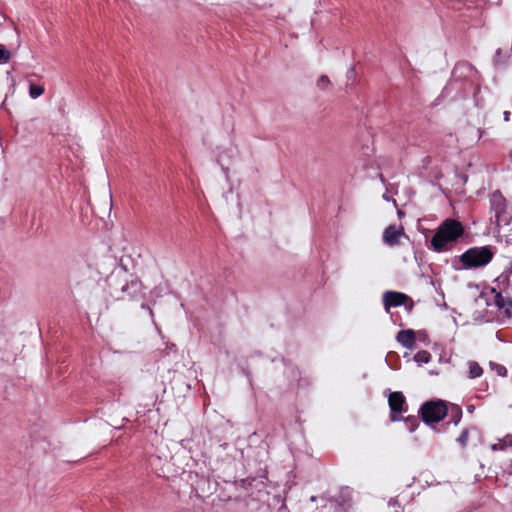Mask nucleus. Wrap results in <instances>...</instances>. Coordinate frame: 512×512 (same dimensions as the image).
<instances>
[{
    "mask_svg": "<svg viewBox=\"0 0 512 512\" xmlns=\"http://www.w3.org/2000/svg\"><path fill=\"white\" fill-rule=\"evenodd\" d=\"M490 210L499 226H512V215L508 211V204L499 190L494 191L490 196Z\"/></svg>",
    "mask_w": 512,
    "mask_h": 512,
    "instance_id": "obj_6",
    "label": "nucleus"
},
{
    "mask_svg": "<svg viewBox=\"0 0 512 512\" xmlns=\"http://www.w3.org/2000/svg\"><path fill=\"white\" fill-rule=\"evenodd\" d=\"M419 340L420 342H423V343H428L429 342V336H428V333L426 330H418L416 332V340Z\"/></svg>",
    "mask_w": 512,
    "mask_h": 512,
    "instance_id": "obj_25",
    "label": "nucleus"
},
{
    "mask_svg": "<svg viewBox=\"0 0 512 512\" xmlns=\"http://www.w3.org/2000/svg\"><path fill=\"white\" fill-rule=\"evenodd\" d=\"M498 443H489V448H512V434L497 438Z\"/></svg>",
    "mask_w": 512,
    "mask_h": 512,
    "instance_id": "obj_18",
    "label": "nucleus"
},
{
    "mask_svg": "<svg viewBox=\"0 0 512 512\" xmlns=\"http://www.w3.org/2000/svg\"><path fill=\"white\" fill-rule=\"evenodd\" d=\"M122 299L140 300L144 298L142 282L138 278H133L131 281L126 282L122 287Z\"/></svg>",
    "mask_w": 512,
    "mask_h": 512,
    "instance_id": "obj_10",
    "label": "nucleus"
},
{
    "mask_svg": "<svg viewBox=\"0 0 512 512\" xmlns=\"http://www.w3.org/2000/svg\"><path fill=\"white\" fill-rule=\"evenodd\" d=\"M510 115L511 113L509 111H504L503 117L505 122H508L510 120Z\"/></svg>",
    "mask_w": 512,
    "mask_h": 512,
    "instance_id": "obj_28",
    "label": "nucleus"
},
{
    "mask_svg": "<svg viewBox=\"0 0 512 512\" xmlns=\"http://www.w3.org/2000/svg\"><path fill=\"white\" fill-rule=\"evenodd\" d=\"M349 72H351V73H352V72H354V67H352V68L349 70Z\"/></svg>",
    "mask_w": 512,
    "mask_h": 512,
    "instance_id": "obj_36",
    "label": "nucleus"
},
{
    "mask_svg": "<svg viewBox=\"0 0 512 512\" xmlns=\"http://www.w3.org/2000/svg\"><path fill=\"white\" fill-rule=\"evenodd\" d=\"M383 199H384L385 201H392V202H393V204L396 206V200H395V199H393V198H391V197H389L387 194H384V195H383Z\"/></svg>",
    "mask_w": 512,
    "mask_h": 512,
    "instance_id": "obj_29",
    "label": "nucleus"
},
{
    "mask_svg": "<svg viewBox=\"0 0 512 512\" xmlns=\"http://www.w3.org/2000/svg\"><path fill=\"white\" fill-rule=\"evenodd\" d=\"M10 58V51L3 44H0V64L8 62Z\"/></svg>",
    "mask_w": 512,
    "mask_h": 512,
    "instance_id": "obj_23",
    "label": "nucleus"
},
{
    "mask_svg": "<svg viewBox=\"0 0 512 512\" xmlns=\"http://www.w3.org/2000/svg\"><path fill=\"white\" fill-rule=\"evenodd\" d=\"M414 301L410 298L409 301L406 302V304H402V306H405V309L408 311V312H411L414 308Z\"/></svg>",
    "mask_w": 512,
    "mask_h": 512,
    "instance_id": "obj_26",
    "label": "nucleus"
},
{
    "mask_svg": "<svg viewBox=\"0 0 512 512\" xmlns=\"http://www.w3.org/2000/svg\"><path fill=\"white\" fill-rule=\"evenodd\" d=\"M330 84V80L327 75H321L317 80V87L325 89Z\"/></svg>",
    "mask_w": 512,
    "mask_h": 512,
    "instance_id": "obj_24",
    "label": "nucleus"
},
{
    "mask_svg": "<svg viewBox=\"0 0 512 512\" xmlns=\"http://www.w3.org/2000/svg\"><path fill=\"white\" fill-rule=\"evenodd\" d=\"M169 466H170V463H166L163 468H162V472L163 474L165 475L166 472L169 471Z\"/></svg>",
    "mask_w": 512,
    "mask_h": 512,
    "instance_id": "obj_31",
    "label": "nucleus"
},
{
    "mask_svg": "<svg viewBox=\"0 0 512 512\" xmlns=\"http://www.w3.org/2000/svg\"><path fill=\"white\" fill-rule=\"evenodd\" d=\"M141 308L148 310L150 315H153L152 309L149 307V305L142 303Z\"/></svg>",
    "mask_w": 512,
    "mask_h": 512,
    "instance_id": "obj_30",
    "label": "nucleus"
},
{
    "mask_svg": "<svg viewBox=\"0 0 512 512\" xmlns=\"http://www.w3.org/2000/svg\"><path fill=\"white\" fill-rule=\"evenodd\" d=\"M431 233V230H426L424 233L427 247L434 252L442 253L451 250L458 243L459 239L465 234V227L457 219L446 218L434 230L429 240Z\"/></svg>",
    "mask_w": 512,
    "mask_h": 512,
    "instance_id": "obj_1",
    "label": "nucleus"
},
{
    "mask_svg": "<svg viewBox=\"0 0 512 512\" xmlns=\"http://www.w3.org/2000/svg\"><path fill=\"white\" fill-rule=\"evenodd\" d=\"M490 367L492 370L496 371L497 375H499L501 377L507 376L508 371L505 366L495 363V362H490Z\"/></svg>",
    "mask_w": 512,
    "mask_h": 512,
    "instance_id": "obj_22",
    "label": "nucleus"
},
{
    "mask_svg": "<svg viewBox=\"0 0 512 512\" xmlns=\"http://www.w3.org/2000/svg\"><path fill=\"white\" fill-rule=\"evenodd\" d=\"M474 410H475V407H474L473 405H469V406L467 407V411H468L469 413H473V411H474Z\"/></svg>",
    "mask_w": 512,
    "mask_h": 512,
    "instance_id": "obj_33",
    "label": "nucleus"
},
{
    "mask_svg": "<svg viewBox=\"0 0 512 512\" xmlns=\"http://www.w3.org/2000/svg\"><path fill=\"white\" fill-rule=\"evenodd\" d=\"M483 374L482 367L475 361L469 363V377L471 379L478 378Z\"/></svg>",
    "mask_w": 512,
    "mask_h": 512,
    "instance_id": "obj_20",
    "label": "nucleus"
},
{
    "mask_svg": "<svg viewBox=\"0 0 512 512\" xmlns=\"http://www.w3.org/2000/svg\"><path fill=\"white\" fill-rule=\"evenodd\" d=\"M509 58L510 55L507 52H503L501 48H498L493 58V64L496 68H504L506 67Z\"/></svg>",
    "mask_w": 512,
    "mask_h": 512,
    "instance_id": "obj_16",
    "label": "nucleus"
},
{
    "mask_svg": "<svg viewBox=\"0 0 512 512\" xmlns=\"http://www.w3.org/2000/svg\"><path fill=\"white\" fill-rule=\"evenodd\" d=\"M317 499H318V497H317V496H311V497H310V501H312V502L316 501Z\"/></svg>",
    "mask_w": 512,
    "mask_h": 512,
    "instance_id": "obj_34",
    "label": "nucleus"
},
{
    "mask_svg": "<svg viewBox=\"0 0 512 512\" xmlns=\"http://www.w3.org/2000/svg\"><path fill=\"white\" fill-rule=\"evenodd\" d=\"M353 490L349 487H342L339 494L334 498L319 497L322 501L330 502L334 512H347L352 505Z\"/></svg>",
    "mask_w": 512,
    "mask_h": 512,
    "instance_id": "obj_7",
    "label": "nucleus"
},
{
    "mask_svg": "<svg viewBox=\"0 0 512 512\" xmlns=\"http://www.w3.org/2000/svg\"><path fill=\"white\" fill-rule=\"evenodd\" d=\"M478 75L479 72L477 69L466 60L458 61L452 70V78L455 81H463L470 77H477Z\"/></svg>",
    "mask_w": 512,
    "mask_h": 512,
    "instance_id": "obj_9",
    "label": "nucleus"
},
{
    "mask_svg": "<svg viewBox=\"0 0 512 512\" xmlns=\"http://www.w3.org/2000/svg\"><path fill=\"white\" fill-rule=\"evenodd\" d=\"M182 479L190 485L191 494L200 499L209 497L217 488L216 481L210 477L199 475L196 472H183Z\"/></svg>",
    "mask_w": 512,
    "mask_h": 512,
    "instance_id": "obj_4",
    "label": "nucleus"
},
{
    "mask_svg": "<svg viewBox=\"0 0 512 512\" xmlns=\"http://www.w3.org/2000/svg\"><path fill=\"white\" fill-rule=\"evenodd\" d=\"M491 293L494 294V304L501 312L503 318H512V297H504L501 291H497L496 288H491Z\"/></svg>",
    "mask_w": 512,
    "mask_h": 512,
    "instance_id": "obj_11",
    "label": "nucleus"
},
{
    "mask_svg": "<svg viewBox=\"0 0 512 512\" xmlns=\"http://www.w3.org/2000/svg\"><path fill=\"white\" fill-rule=\"evenodd\" d=\"M413 359L418 365L427 364L431 361V354L426 350H421L414 355Z\"/></svg>",
    "mask_w": 512,
    "mask_h": 512,
    "instance_id": "obj_19",
    "label": "nucleus"
},
{
    "mask_svg": "<svg viewBox=\"0 0 512 512\" xmlns=\"http://www.w3.org/2000/svg\"><path fill=\"white\" fill-rule=\"evenodd\" d=\"M450 417V421L447 423H453L457 425L462 418V409L459 405L453 404L450 409H448V414Z\"/></svg>",
    "mask_w": 512,
    "mask_h": 512,
    "instance_id": "obj_17",
    "label": "nucleus"
},
{
    "mask_svg": "<svg viewBox=\"0 0 512 512\" xmlns=\"http://www.w3.org/2000/svg\"><path fill=\"white\" fill-rule=\"evenodd\" d=\"M397 215H398V217L401 218V217H403L405 215V212L403 210H401V209H398L397 210Z\"/></svg>",
    "mask_w": 512,
    "mask_h": 512,
    "instance_id": "obj_32",
    "label": "nucleus"
},
{
    "mask_svg": "<svg viewBox=\"0 0 512 512\" xmlns=\"http://www.w3.org/2000/svg\"><path fill=\"white\" fill-rule=\"evenodd\" d=\"M394 502H395V501H394L393 499H391V500L389 501V505H394Z\"/></svg>",
    "mask_w": 512,
    "mask_h": 512,
    "instance_id": "obj_35",
    "label": "nucleus"
},
{
    "mask_svg": "<svg viewBox=\"0 0 512 512\" xmlns=\"http://www.w3.org/2000/svg\"><path fill=\"white\" fill-rule=\"evenodd\" d=\"M402 235H405L403 226L397 228L396 225L391 224L384 229L382 239L386 245L394 247L399 245V237Z\"/></svg>",
    "mask_w": 512,
    "mask_h": 512,
    "instance_id": "obj_13",
    "label": "nucleus"
},
{
    "mask_svg": "<svg viewBox=\"0 0 512 512\" xmlns=\"http://www.w3.org/2000/svg\"><path fill=\"white\" fill-rule=\"evenodd\" d=\"M5 21H6L5 14L0 11V28L2 27V25L4 24Z\"/></svg>",
    "mask_w": 512,
    "mask_h": 512,
    "instance_id": "obj_27",
    "label": "nucleus"
},
{
    "mask_svg": "<svg viewBox=\"0 0 512 512\" xmlns=\"http://www.w3.org/2000/svg\"><path fill=\"white\" fill-rule=\"evenodd\" d=\"M410 300V297L399 291H386L383 294V305L386 311H389L391 307H399L402 304H406Z\"/></svg>",
    "mask_w": 512,
    "mask_h": 512,
    "instance_id": "obj_12",
    "label": "nucleus"
},
{
    "mask_svg": "<svg viewBox=\"0 0 512 512\" xmlns=\"http://www.w3.org/2000/svg\"><path fill=\"white\" fill-rule=\"evenodd\" d=\"M448 414V407L446 402L441 399H433L424 402L418 411V418L420 417L424 424L433 426L442 421Z\"/></svg>",
    "mask_w": 512,
    "mask_h": 512,
    "instance_id": "obj_5",
    "label": "nucleus"
},
{
    "mask_svg": "<svg viewBox=\"0 0 512 512\" xmlns=\"http://www.w3.org/2000/svg\"><path fill=\"white\" fill-rule=\"evenodd\" d=\"M511 277H512V260L509 262V265L505 267L503 272L494 280V282L497 284V287L502 292H508V290L512 289L511 284Z\"/></svg>",
    "mask_w": 512,
    "mask_h": 512,
    "instance_id": "obj_15",
    "label": "nucleus"
},
{
    "mask_svg": "<svg viewBox=\"0 0 512 512\" xmlns=\"http://www.w3.org/2000/svg\"><path fill=\"white\" fill-rule=\"evenodd\" d=\"M44 93V88L40 85L31 84L29 87V96L32 99L40 97Z\"/></svg>",
    "mask_w": 512,
    "mask_h": 512,
    "instance_id": "obj_21",
    "label": "nucleus"
},
{
    "mask_svg": "<svg viewBox=\"0 0 512 512\" xmlns=\"http://www.w3.org/2000/svg\"><path fill=\"white\" fill-rule=\"evenodd\" d=\"M396 341L403 347L413 350L416 347V331L413 329L400 330L396 335Z\"/></svg>",
    "mask_w": 512,
    "mask_h": 512,
    "instance_id": "obj_14",
    "label": "nucleus"
},
{
    "mask_svg": "<svg viewBox=\"0 0 512 512\" xmlns=\"http://www.w3.org/2000/svg\"><path fill=\"white\" fill-rule=\"evenodd\" d=\"M388 405L390 408L391 422L404 421L405 426L409 432H414L418 428L420 421L417 416H402L403 413L407 412L408 404L404 394L401 391H394L389 393Z\"/></svg>",
    "mask_w": 512,
    "mask_h": 512,
    "instance_id": "obj_3",
    "label": "nucleus"
},
{
    "mask_svg": "<svg viewBox=\"0 0 512 512\" xmlns=\"http://www.w3.org/2000/svg\"><path fill=\"white\" fill-rule=\"evenodd\" d=\"M494 257V251L491 246H475L467 249L458 257L460 266L454 261L455 270H471L488 265Z\"/></svg>",
    "mask_w": 512,
    "mask_h": 512,
    "instance_id": "obj_2",
    "label": "nucleus"
},
{
    "mask_svg": "<svg viewBox=\"0 0 512 512\" xmlns=\"http://www.w3.org/2000/svg\"><path fill=\"white\" fill-rule=\"evenodd\" d=\"M511 156H512V150H511Z\"/></svg>",
    "mask_w": 512,
    "mask_h": 512,
    "instance_id": "obj_37",
    "label": "nucleus"
},
{
    "mask_svg": "<svg viewBox=\"0 0 512 512\" xmlns=\"http://www.w3.org/2000/svg\"><path fill=\"white\" fill-rule=\"evenodd\" d=\"M457 442L460 446L471 445L474 448L487 445L482 430L475 426L464 429L457 438Z\"/></svg>",
    "mask_w": 512,
    "mask_h": 512,
    "instance_id": "obj_8",
    "label": "nucleus"
}]
</instances>
